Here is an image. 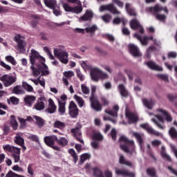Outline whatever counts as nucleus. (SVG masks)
Segmentation results:
<instances>
[{"label": "nucleus", "mask_w": 177, "mask_h": 177, "mask_svg": "<svg viewBox=\"0 0 177 177\" xmlns=\"http://www.w3.org/2000/svg\"><path fill=\"white\" fill-rule=\"evenodd\" d=\"M35 60H39V62H41V63H42L43 62H45V58L39 55V53L35 50L32 49L31 54L30 55V62L31 64L30 70H32V74L33 77H38V75H39L40 74V72L34 66V65L35 64Z\"/></svg>", "instance_id": "nucleus-1"}, {"label": "nucleus", "mask_w": 177, "mask_h": 177, "mask_svg": "<svg viewBox=\"0 0 177 177\" xmlns=\"http://www.w3.org/2000/svg\"><path fill=\"white\" fill-rule=\"evenodd\" d=\"M90 75L91 80L95 82H97L99 80H107L109 75L100 71L97 68H92V66H89Z\"/></svg>", "instance_id": "nucleus-2"}, {"label": "nucleus", "mask_w": 177, "mask_h": 177, "mask_svg": "<svg viewBox=\"0 0 177 177\" xmlns=\"http://www.w3.org/2000/svg\"><path fill=\"white\" fill-rule=\"evenodd\" d=\"M54 55L64 64L68 63V53L64 49L54 48Z\"/></svg>", "instance_id": "nucleus-3"}, {"label": "nucleus", "mask_w": 177, "mask_h": 177, "mask_svg": "<svg viewBox=\"0 0 177 177\" xmlns=\"http://www.w3.org/2000/svg\"><path fill=\"white\" fill-rule=\"evenodd\" d=\"M0 81L3 82L6 88H8L11 85H13V84H15V82L17 81V75H10L6 74V75H3L2 77H1Z\"/></svg>", "instance_id": "nucleus-4"}, {"label": "nucleus", "mask_w": 177, "mask_h": 177, "mask_svg": "<svg viewBox=\"0 0 177 177\" xmlns=\"http://www.w3.org/2000/svg\"><path fill=\"white\" fill-rule=\"evenodd\" d=\"M120 142H124V145H120V148L123 151H125V153H132V151H129V147L128 146H131V147H133V140H129L128 138L122 136L120 138Z\"/></svg>", "instance_id": "nucleus-5"}, {"label": "nucleus", "mask_w": 177, "mask_h": 177, "mask_svg": "<svg viewBox=\"0 0 177 177\" xmlns=\"http://www.w3.org/2000/svg\"><path fill=\"white\" fill-rule=\"evenodd\" d=\"M91 107L94 111L100 112L103 110V105L97 97H90Z\"/></svg>", "instance_id": "nucleus-6"}, {"label": "nucleus", "mask_w": 177, "mask_h": 177, "mask_svg": "<svg viewBox=\"0 0 177 177\" xmlns=\"http://www.w3.org/2000/svg\"><path fill=\"white\" fill-rule=\"evenodd\" d=\"M15 41L18 44L17 47V50H20V52H26V46H27V44L24 41L23 37L20 35H16L15 37Z\"/></svg>", "instance_id": "nucleus-7"}, {"label": "nucleus", "mask_w": 177, "mask_h": 177, "mask_svg": "<svg viewBox=\"0 0 177 177\" xmlns=\"http://www.w3.org/2000/svg\"><path fill=\"white\" fill-rule=\"evenodd\" d=\"M81 128H82L81 125L78 124L76 127L71 129V133L78 142L84 145V140L82 139V133L81 132Z\"/></svg>", "instance_id": "nucleus-8"}, {"label": "nucleus", "mask_w": 177, "mask_h": 177, "mask_svg": "<svg viewBox=\"0 0 177 177\" xmlns=\"http://www.w3.org/2000/svg\"><path fill=\"white\" fill-rule=\"evenodd\" d=\"M100 9L101 12H104V10H109V12H111L113 15H121V12L117 9L113 3L102 6Z\"/></svg>", "instance_id": "nucleus-9"}, {"label": "nucleus", "mask_w": 177, "mask_h": 177, "mask_svg": "<svg viewBox=\"0 0 177 177\" xmlns=\"http://www.w3.org/2000/svg\"><path fill=\"white\" fill-rule=\"evenodd\" d=\"M140 128L144 129L145 131H147L148 133H150V135H154L155 136H160L161 133L158 131H156L153 129L149 123H143L140 125Z\"/></svg>", "instance_id": "nucleus-10"}, {"label": "nucleus", "mask_w": 177, "mask_h": 177, "mask_svg": "<svg viewBox=\"0 0 177 177\" xmlns=\"http://www.w3.org/2000/svg\"><path fill=\"white\" fill-rule=\"evenodd\" d=\"M78 107L77 104L73 101H71L68 106V113L72 118H75L78 115Z\"/></svg>", "instance_id": "nucleus-11"}, {"label": "nucleus", "mask_w": 177, "mask_h": 177, "mask_svg": "<svg viewBox=\"0 0 177 177\" xmlns=\"http://www.w3.org/2000/svg\"><path fill=\"white\" fill-rule=\"evenodd\" d=\"M46 104V98L45 97H39L36 104L34 106V109L37 111H41L45 109V105Z\"/></svg>", "instance_id": "nucleus-12"}, {"label": "nucleus", "mask_w": 177, "mask_h": 177, "mask_svg": "<svg viewBox=\"0 0 177 177\" xmlns=\"http://www.w3.org/2000/svg\"><path fill=\"white\" fill-rule=\"evenodd\" d=\"M94 176L96 177H104L103 175V171L97 168H94L93 169ZM104 175L106 177H113V172L107 169L104 171Z\"/></svg>", "instance_id": "nucleus-13"}, {"label": "nucleus", "mask_w": 177, "mask_h": 177, "mask_svg": "<svg viewBox=\"0 0 177 177\" xmlns=\"http://www.w3.org/2000/svg\"><path fill=\"white\" fill-rule=\"evenodd\" d=\"M38 67L39 73H41V75H49V69L46 64H45V62H41L39 64H36Z\"/></svg>", "instance_id": "nucleus-14"}, {"label": "nucleus", "mask_w": 177, "mask_h": 177, "mask_svg": "<svg viewBox=\"0 0 177 177\" xmlns=\"http://www.w3.org/2000/svg\"><path fill=\"white\" fill-rule=\"evenodd\" d=\"M115 174L121 176L135 177V173L129 172L128 170L115 168Z\"/></svg>", "instance_id": "nucleus-15"}, {"label": "nucleus", "mask_w": 177, "mask_h": 177, "mask_svg": "<svg viewBox=\"0 0 177 177\" xmlns=\"http://www.w3.org/2000/svg\"><path fill=\"white\" fill-rule=\"evenodd\" d=\"M125 116L129 120V122L131 124H134L135 122H138V121H139V117L132 112L126 111Z\"/></svg>", "instance_id": "nucleus-16"}, {"label": "nucleus", "mask_w": 177, "mask_h": 177, "mask_svg": "<svg viewBox=\"0 0 177 177\" xmlns=\"http://www.w3.org/2000/svg\"><path fill=\"white\" fill-rule=\"evenodd\" d=\"M120 111V106L118 105H114L111 110H105V113L109 114V115H111L114 118H117L118 117V111Z\"/></svg>", "instance_id": "nucleus-17"}, {"label": "nucleus", "mask_w": 177, "mask_h": 177, "mask_svg": "<svg viewBox=\"0 0 177 177\" xmlns=\"http://www.w3.org/2000/svg\"><path fill=\"white\" fill-rule=\"evenodd\" d=\"M24 102L28 107H31L34 104L37 97L34 95H26L24 98Z\"/></svg>", "instance_id": "nucleus-18"}, {"label": "nucleus", "mask_w": 177, "mask_h": 177, "mask_svg": "<svg viewBox=\"0 0 177 177\" xmlns=\"http://www.w3.org/2000/svg\"><path fill=\"white\" fill-rule=\"evenodd\" d=\"M57 136H46L44 138V143H46V145H47V146H49V147H50V146H52V145H55V140L57 141Z\"/></svg>", "instance_id": "nucleus-19"}, {"label": "nucleus", "mask_w": 177, "mask_h": 177, "mask_svg": "<svg viewBox=\"0 0 177 177\" xmlns=\"http://www.w3.org/2000/svg\"><path fill=\"white\" fill-rule=\"evenodd\" d=\"M145 64L151 70H155L156 71H162V68L157 65L156 62L153 61H149L147 62H145Z\"/></svg>", "instance_id": "nucleus-20"}, {"label": "nucleus", "mask_w": 177, "mask_h": 177, "mask_svg": "<svg viewBox=\"0 0 177 177\" xmlns=\"http://www.w3.org/2000/svg\"><path fill=\"white\" fill-rule=\"evenodd\" d=\"M130 24V28L131 30H139V28H142V24L138 20V19H133L129 22Z\"/></svg>", "instance_id": "nucleus-21"}, {"label": "nucleus", "mask_w": 177, "mask_h": 177, "mask_svg": "<svg viewBox=\"0 0 177 177\" xmlns=\"http://www.w3.org/2000/svg\"><path fill=\"white\" fill-rule=\"evenodd\" d=\"M129 49L130 50V53H131V55L135 57H139V56H140L139 48H138V46H135V44L129 45Z\"/></svg>", "instance_id": "nucleus-22"}, {"label": "nucleus", "mask_w": 177, "mask_h": 177, "mask_svg": "<svg viewBox=\"0 0 177 177\" xmlns=\"http://www.w3.org/2000/svg\"><path fill=\"white\" fill-rule=\"evenodd\" d=\"M57 106L56 104H55V102H53V100L52 98L48 99V108L47 109V111L50 114H53V113L56 112Z\"/></svg>", "instance_id": "nucleus-23"}, {"label": "nucleus", "mask_w": 177, "mask_h": 177, "mask_svg": "<svg viewBox=\"0 0 177 177\" xmlns=\"http://www.w3.org/2000/svg\"><path fill=\"white\" fill-rule=\"evenodd\" d=\"M91 136L93 140H97L98 142L103 140V135L96 130H92Z\"/></svg>", "instance_id": "nucleus-24"}, {"label": "nucleus", "mask_w": 177, "mask_h": 177, "mask_svg": "<svg viewBox=\"0 0 177 177\" xmlns=\"http://www.w3.org/2000/svg\"><path fill=\"white\" fill-rule=\"evenodd\" d=\"M157 111H158L159 113H161V114H162V115L165 117L167 122H172V116L171 115V114H169L168 113V111H167L162 109H158Z\"/></svg>", "instance_id": "nucleus-25"}, {"label": "nucleus", "mask_w": 177, "mask_h": 177, "mask_svg": "<svg viewBox=\"0 0 177 177\" xmlns=\"http://www.w3.org/2000/svg\"><path fill=\"white\" fill-rule=\"evenodd\" d=\"M125 9L129 16H132L133 17H136V16H138L135 8L131 7V3H126Z\"/></svg>", "instance_id": "nucleus-26"}, {"label": "nucleus", "mask_w": 177, "mask_h": 177, "mask_svg": "<svg viewBox=\"0 0 177 177\" xmlns=\"http://www.w3.org/2000/svg\"><path fill=\"white\" fill-rule=\"evenodd\" d=\"M133 136L136 138L139 146L142 147V146H143V136H145V135L143 133L134 132L133 133Z\"/></svg>", "instance_id": "nucleus-27"}, {"label": "nucleus", "mask_w": 177, "mask_h": 177, "mask_svg": "<svg viewBox=\"0 0 177 177\" xmlns=\"http://www.w3.org/2000/svg\"><path fill=\"white\" fill-rule=\"evenodd\" d=\"M15 142L17 145L21 146V147L24 149V150H26V146H24V139L23 138H21L20 134L17 133V136H15Z\"/></svg>", "instance_id": "nucleus-28"}, {"label": "nucleus", "mask_w": 177, "mask_h": 177, "mask_svg": "<svg viewBox=\"0 0 177 177\" xmlns=\"http://www.w3.org/2000/svg\"><path fill=\"white\" fill-rule=\"evenodd\" d=\"M149 10L150 12H154V13H157L158 12H161V10H164L165 13H168V8H167V7L162 8L158 5H156L154 7H150Z\"/></svg>", "instance_id": "nucleus-29"}, {"label": "nucleus", "mask_w": 177, "mask_h": 177, "mask_svg": "<svg viewBox=\"0 0 177 177\" xmlns=\"http://www.w3.org/2000/svg\"><path fill=\"white\" fill-rule=\"evenodd\" d=\"M118 89L121 96L123 97H128V91H127V88H125V86L123 84H119Z\"/></svg>", "instance_id": "nucleus-30"}, {"label": "nucleus", "mask_w": 177, "mask_h": 177, "mask_svg": "<svg viewBox=\"0 0 177 177\" xmlns=\"http://www.w3.org/2000/svg\"><path fill=\"white\" fill-rule=\"evenodd\" d=\"M44 3L46 6L50 9H54V8L56 7V5H57L56 0H44Z\"/></svg>", "instance_id": "nucleus-31"}, {"label": "nucleus", "mask_w": 177, "mask_h": 177, "mask_svg": "<svg viewBox=\"0 0 177 177\" xmlns=\"http://www.w3.org/2000/svg\"><path fill=\"white\" fill-rule=\"evenodd\" d=\"M147 175L150 177H158V176H157V171H156V168L154 167L147 168Z\"/></svg>", "instance_id": "nucleus-32"}, {"label": "nucleus", "mask_w": 177, "mask_h": 177, "mask_svg": "<svg viewBox=\"0 0 177 177\" xmlns=\"http://www.w3.org/2000/svg\"><path fill=\"white\" fill-rule=\"evenodd\" d=\"M142 103L149 110H151V109H153V100H149L147 98H143Z\"/></svg>", "instance_id": "nucleus-33"}, {"label": "nucleus", "mask_w": 177, "mask_h": 177, "mask_svg": "<svg viewBox=\"0 0 177 177\" xmlns=\"http://www.w3.org/2000/svg\"><path fill=\"white\" fill-rule=\"evenodd\" d=\"M77 6L73 7L72 13H75L76 15H80L82 12V4L81 1L77 3Z\"/></svg>", "instance_id": "nucleus-34"}, {"label": "nucleus", "mask_w": 177, "mask_h": 177, "mask_svg": "<svg viewBox=\"0 0 177 177\" xmlns=\"http://www.w3.org/2000/svg\"><path fill=\"white\" fill-rule=\"evenodd\" d=\"M58 111L60 115H64V113H66V102H58Z\"/></svg>", "instance_id": "nucleus-35"}, {"label": "nucleus", "mask_w": 177, "mask_h": 177, "mask_svg": "<svg viewBox=\"0 0 177 177\" xmlns=\"http://www.w3.org/2000/svg\"><path fill=\"white\" fill-rule=\"evenodd\" d=\"M119 162L123 165H127V167H132V163L128 160H126L124 155H121L120 156Z\"/></svg>", "instance_id": "nucleus-36"}, {"label": "nucleus", "mask_w": 177, "mask_h": 177, "mask_svg": "<svg viewBox=\"0 0 177 177\" xmlns=\"http://www.w3.org/2000/svg\"><path fill=\"white\" fill-rule=\"evenodd\" d=\"M5 60L6 62H8V63H10L12 66H16L17 64V62H16V59L12 55L6 56Z\"/></svg>", "instance_id": "nucleus-37"}, {"label": "nucleus", "mask_w": 177, "mask_h": 177, "mask_svg": "<svg viewBox=\"0 0 177 177\" xmlns=\"http://www.w3.org/2000/svg\"><path fill=\"white\" fill-rule=\"evenodd\" d=\"M11 120H10V124L11 127H12L13 129L16 131L17 129L19 124H17V121L16 120V118L15 115H11L10 116Z\"/></svg>", "instance_id": "nucleus-38"}, {"label": "nucleus", "mask_w": 177, "mask_h": 177, "mask_svg": "<svg viewBox=\"0 0 177 177\" xmlns=\"http://www.w3.org/2000/svg\"><path fill=\"white\" fill-rule=\"evenodd\" d=\"M160 156L163 160L168 161V162H172V158L167 153V152H165L164 151H160Z\"/></svg>", "instance_id": "nucleus-39"}, {"label": "nucleus", "mask_w": 177, "mask_h": 177, "mask_svg": "<svg viewBox=\"0 0 177 177\" xmlns=\"http://www.w3.org/2000/svg\"><path fill=\"white\" fill-rule=\"evenodd\" d=\"M69 154L72 156L73 158V161L75 164H77V161H78V155H77V153H75V151L73 149H71L68 150Z\"/></svg>", "instance_id": "nucleus-40"}, {"label": "nucleus", "mask_w": 177, "mask_h": 177, "mask_svg": "<svg viewBox=\"0 0 177 177\" xmlns=\"http://www.w3.org/2000/svg\"><path fill=\"white\" fill-rule=\"evenodd\" d=\"M57 143H58V145H59L60 146H67L68 140H67L66 138L62 137L59 139L57 137Z\"/></svg>", "instance_id": "nucleus-41"}, {"label": "nucleus", "mask_w": 177, "mask_h": 177, "mask_svg": "<svg viewBox=\"0 0 177 177\" xmlns=\"http://www.w3.org/2000/svg\"><path fill=\"white\" fill-rule=\"evenodd\" d=\"M169 135H170L172 139H177V131L175 127H171L169 131Z\"/></svg>", "instance_id": "nucleus-42"}, {"label": "nucleus", "mask_w": 177, "mask_h": 177, "mask_svg": "<svg viewBox=\"0 0 177 177\" xmlns=\"http://www.w3.org/2000/svg\"><path fill=\"white\" fill-rule=\"evenodd\" d=\"M66 127V124L64 122H61L59 120H56L54 122V128H58L59 129H63Z\"/></svg>", "instance_id": "nucleus-43"}, {"label": "nucleus", "mask_w": 177, "mask_h": 177, "mask_svg": "<svg viewBox=\"0 0 177 177\" xmlns=\"http://www.w3.org/2000/svg\"><path fill=\"white\" fill-rule=\"evenodd\" d=\"M22 86L27 91V92H34V88L31 86L28 83L23 82Z\"/></svg>", "instance_id": "nucleus-44"}, {"label": "nucleus", "mask_w": 177, "mask_h": 177, "mask_svg": "<svg viewBox=\"0 0 177 177\" xmlns=\"http://www.w3.org/2000/svg\"><path fill=\"white\" fill-rule=\"evenodd\" d=\"M89 158V154L88 153H83L80 156V160L79 162V165H82L86 160Z\"/></svg>", "instance_id": "nucleus-45"}, {"label": "nucleus", "mask_w": 177, "mask_h": 177, "mask_svg": "<svg viewBox=\"0 0 177 177\" xmlns=\"http://www.w3.org/2000/svg\"><path fill=\"white\" fill-rule=\"evenodd\" d=\"M34 118L37 125H38L39 128H42V127H44V120L39 116H34Z\"/></svg>", "instance_id": "nucleus-46"}, {"label": "nucleus", "mask_w": 177, "mask_h": 177, "mask_svg": "<svg viewBox=\"0 0 177 177\" xmlns=\"http://www.w3.org/2000/svg\"><path fill=\"white\" fill-rule=\"evenodd\" d=\"M62 8L65 12L73 13V7H71L68 3L62 2Z\"/></svg>", "instance_id": "nucleus-47"}, {"label": "nucleus", "mask_w": 177, "mask_h": 177, "mask_svg": "<svg viewBox=\"0 0 177 177\" xmlns=\"http://www.w3.org/2000/svg\"><path fill=\"white\" fill-rule=\"evenodd\" d=\"M74 99L76 100L80 107H84V99H82V97L75 95Z\"/></svg>", "instance_id": "nucleus-48"}, {"label": "nucleus", "mask_w": 177, "mask_h": 177, "mask_svg": "<svg viewBox=\"0 0 177 177\" xmlns=\"http://www.w3.org/2000/svg\"><path fill=\"white\" fill-rule=\"evenodd\" d=\"M10 102L12 104L16 106L19 103V100L16 97H10V99L7 100V103H8V104H10Z\"/></svg>", "instance_id": "nucleus-49"}, {"label": "nucleus", "mask_w": 177, "mask_h": 177, "mask_svg": "<svg viewBox=\"0 0 177 177\" xmlns=\"http://www.w3.org/2000/svg\"><path fill=\"white\" fill-rule=\"evenodd\" d=\"M12 92L15 93V95H23V88L20 86H16L14 87Z\"/></svg>", "instance_id": "nucleus-50"}, {"label": "nucleus", "mask_w": 177, "mask_h": 177, "mask_svg": "<svg viewBox=\"0 0 177 177\" xmlns=\"http://www.w3.org/2000/svg\"><path fill=\"white\" fill-rule=\"evenodd\" d=\"M5 177H25L24 176L19 175L15 172H13L12 170H10L7 174H6Z\"/></svg>", "instance_id": "nucleus-51"}, {"label": "nucleus", "mask_w": 177, "mask_h": 177, "mask_svg": "<svg viewBox=\"0 0 177 177\" xmlns=\"http://www.w3.org/2000/svg\"><path fill=\"white\" fill-rule=\"evenodd\" d=\"M28 139H30V140H32L33 142H37V143H39V139L38 138V136L30 134L28 136Z\"/></svg>", "instance_id": "nucleus-52"}, {"label": "nucleus", "mask_w": 177, "mask_h": 177, "mask_svg": "<svg viewBox=\"0 0 177 177\" xmlns=\"http://www.w3.org/2000/svg\"><path fill=\"white\" fill-rule=\"evenodd\" d=\"M0 66L6 69L7 71H10V70H12V67H10L9 64L5 63L3 61H0Z\"/></svg>", "instance_id": "nucleus-53"}, {"label": "nucleus", "mask_w": 177, "mask_h": 177, "mask_svg": "<svg viewBox=\"0 0 177 177\" xmlns=\"http://www.w3.org/2000/svg\"><path fill=\"white\" fill-rule=\"evenodd\" d=\"M87 20H89V11H86L85 15L79 19L80 21H87Z\"/></svg>", "instance_id": "nucleus-54"}, {"label": "nucleus", "mask_w": 177, "mask_h": 177, "mask_svg": "<svg viewBox=\"0 0 177 177\" xmlns=\"http://www.w3.org/2000/svg\"><path fill=\"white\" fill-rule=\"evenodd\" d=\"M13 147V146L9 145H6L3 146L4 151H8V153H12Z\"/></svg>", "instance_id": "nucleus-55"}, {"label": "nucleus", "mask_w": 177, "mask_h": 177, "mask_svg": "<svg viewBox=\"0 0 177 177\" xmlns=\"http://www.w3.org/2000/svg\"><path fill=\"white\" fill-rule=\"evenodd\" d=\"M151 121H152V122H154V124H156V125H157V127H158V128H160V129H164V128H165L164 125H162L161 124V122H160L156 119L152 118L151 120Z\"/></svg>", "instance_id": "nucleus-56"}, {"label": "nucleus", "mask_w": 177, "mask_h": 177, "mask_svg": "<svg viewBox=\"0 0 177 177\" xmlns=\"http://www.w3.org/2000/svg\"><path fill=\"white\" fill-rule=\"evenodd\" d=\"M64 75L66 78H72V77H74L75 74L73 71H69L64 72Z\"/></svg>", "instance_id": "nucleus-57"}, {"label": "nucleus", "mask_w": 177, "mask_h": 177, "mask_svg": "<svg viewBox=\"0 0 177 177\" xmlns=\"http://www.w3.org/2000/svg\"><path fill=\"white\" fill-rule=\"evenodd\" d=\"M110 133L111 138L115 142V140H117V130H115V129H112Z\"/></svg>", "instance_id": "nucleus-58"}, {"label": "nucleus", "mask_w": 177, "mask_h": 177, "mask_svg": "<svg viewBox=\"0 0 177 177\" xmlns=\"http://www.w3.org/2000/svg\"><path fill=\"white\" fill-rule=\"evenodd\" d=\"M168 59H176L177 53L175 51H170L167 54Z\"/></svg>", "instance_id": "nucleus-59"}, {"label": "nucleus", "mask_w": 177, "mask_h": 177, "mask_svg": "<svg viewBox=\"0 0 177 177\" xmlns=\"http://www.w3.org/2000/svg\"><path fill=\"white\" fill-rule=\"evenodd\" d=\"M81 89L84 95H88V93H89V88H88L86 85L81 84Z\"/></svg>", "instance_id": "nucleus-60"}, {"label": "nucleus", "mask_w": 177, "mask_h": 177, "mask_svg": "<svg viewBox=\"0 0 177 177\" xmlns=\"http://www.w3.org/2000/svg\"><path fill=\"white\" fill-rule=\"evenodd\" d=\"M12 170L15 171V172H24V169L23 168L19 167V165H14L12 167Z\"/></svg>", "instance_id": "nucleus-61"}, {"label": "nucleus", "mask_w": 177, "mask_h": 177, "mask_svg": "<svg viewBox=\"0 0 177 177\" xmlns=\"http://www.w3.org/2000/svg\"><path fill=\"white\" fill-rule=\"evenodd\" d=\"M76 75L78 79L80 80V81H84V75L82 73H81V70L80 69H76Z\"/></svg>", "instance_id": "nucleus-62"}, {"label": "nucleus", "mask_w": 177, "mask_h": 177, "mask_svg": "<svg viewBox=\"0 0 177 177\" xmlns=\"http://www.w3.org/2000/svg\"><path fill=\"white\" fill-rule=\"evenodd\" d=\"M102 19L103 21H104L105 23H110V20L111 19V15H110L109 14L105 15L102 17Z\"/></svg>", "instance_id": "nucleus-63"}, {"label": "nucleus", "mask_w": 177, "mask_h": 177, "mask_svg": "<svg viewBox=\"0 0 177 177\" xmlns=\"http://www.w3.org/2000/svg\"><path fill=\"white\" fill-rule=\"evenodd\" d=\"M167 98L170 102H174L177 99V94H168Z\"/></svg>", "instance_id": "nucleus-64"}]
</instances>
